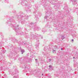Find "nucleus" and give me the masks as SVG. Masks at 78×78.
<instances>
[{"label": "nucleus", "instance_id": "20e7f679", "mask_svg": "<svg viewBox=\"0 0 78 78\" xmlns=\"http://www.w3.org/2000/svg\"><path fill=\"white\" fill-rule=\"evenodd\" d=\"M42 54H44V55H47V53H45V51L43 52Z\"/></svg>", "mask_w": 78, "mask_h": 78}, {"label": "nucleus", "instance_id": "f03ea898", "mask_svg": "<svg viewBox=\"0 0 78 78\" xmlns=\"http://www.w3.org/2000/svg\"><path fill=\"white\" fill-rule=\"evenodd\" d=\"M21 52H23V53H24L25 52V50L23 49H21Z\"/></svg>", "mask_w": 78, "mask_h": 78}, {"label": "nucleus", "instance_id": "6e6552de", "mask_svg": "<svg viewBox=\"0 0 78 78\" xmlns=\"http://www.w3.org/2000/svg\"><path fill=\"white\" fill-rule=\"evenodd\" d=\"M14 78H17V77H16V76H14Z\"/></svg>", "mask_w": 78, "mask_h": 78}, {"label": "nucleus", "instance_id": "1a4fd4ad", "mask_svg": "<svg viewBox=\"0 0 78 78\" xmlns=\"http://www.w3.org/2000/svg\"><path fill=\"white\" fill-rule=\"evenodd\" d=\"M49 60L50 61H51V59H50Z\"/></svg>", "mask_w": 78, "mask_h": 78}, {"label": "nucleus", "instance_id": "9b49d317", "mask_svg": "<svg viewBox=\"0 0 78 78\" xmlns=\"http://www.w3.org/2000/svg\"><path fill=\"white\" fill-rule=\"evenodd\" d=\"M38 62V61H36V62Z\"/></svg>", "mask_w": 78, "mask_h": 78}, {"label": "nucleus", "instance_id": "f257e3e1", "mask_svg": "<svg viewBox=\"0 0 78 78\" xmlns=\"http://www.w3.org/2000/svg\"><path fill=\"white\" fill-rule=\"evenodd\" d=\"M72 2H73V4L74 5H75L76 3H77V2H76V1H73V0H71Z\"/></svg>", "mask_w": 78, "mask_h": 78}, {"label": "nucleus", "instance_id": "423d86ee", "mask_svg": "<svg viewBox=\"0 0 78 78\" xmlns=\"http://www.w3.org/2000/svg\"><path fill=\"white\" fill-rule=\"evenodd\" d=\"M56 48H57V46H55L54 47V48H55V49H56Z\"/></svg>", "mask_w": 78, "mask_h": 78}, {"label": "nucleus", "instance_id": "f8f14e48", "mask_svg": "<svg viewBox=\"0 0 78 78\" xmlns=\"http://www.w3.org/2000/svg\"><path fill=\"white\" fill-rule=\"evenodd\" d=\"M73 59H75V57H73Z\"/></svg>", "mask_w": 78, "mask_h": 78}, {"label": "nucleus", "instance_id": "ddd939ff", "mask_svg": "<svg viewBox=\"0 0 78 78\" xmlns=\"http://www.w3.org/2000/svg\"><path fill=\"white\" fill-rule=\"evenodd\" d=\"M37 59H35V61H37Z\"/></svg>", "mask_w": 78, "mask_h": 78}, {"label": "nucleus", "instance_id": "4468645a", "mask_svg": "<svg viewBox=\"0 0 78 78\" xmlns=\"http://www.w3.org/2000/svg\"><path fill=\"white\" fill-rule=\"evenodd\" d=\"M74 40H72V41H73Z\"/></svg>", "mask_w": 78, "mask_h": 78}, {"label": "nucleus", "instance_id": "dca6fc26", "mask_svg": "<svg viewBox=\"0 0 78 78\" xmlns=\"http://www.w3.org/2000/svg\"><path fill=\"white\" fill-rule=\"evenodd\" d=\"M42 75H43V74H42Z\"/></svg>", "mask_w": 78, "mask_h": 78}, {"label": "nucleus", "instance_id": "7ed1b4c3", "mask_svg": "<svg viewBox=\"0 0 78 78\" xmlns=\"http://www.w3.org/2000/svg\"><path fill=\"white\" fill-rule=\"evenodd\" d=\"M64 38H65L63 36H62V40H63V39H64Z\"/></svg>", "mask_w": 78, "mask_h": 78}, {"label": "nucleus", "instance_id": "9d476101", "mask_svg": "<svg viewBox=\"0 0 78 78\" xmlns=\"http://www.w3.org/2000/svg\"><path fill=\"white\" fill-rule=\"evenodd\" d=\"M61 50H62V48H61Z\"/></svg>", "mask_w": 78, "mask_h": 78}, {"label": "nucleus", "instance_id": "2eb2a0df", "mask_svg": "<svg viewBox=\"0 0 78 78\" xmlns=\"http://www.w3.org/2000/svg\"><path fill=\"white\" fill-rule=\"evenodd\" d=\"M22 54H23V52H22Z\"/></svg>", "mask_w": 78, "mask_h": 78}, {"label": "nucleus", "instance_id": "0eeeda50", "mask_svg": "<svg viewBox=\"0 0 78 78\" xmlns=\"http://www.w3.org/2000/svg\"><path fill=\"white\" fill-rule=\"evenodd\" d=\"M55 50H53V53H55Z\"/></svg>", "mask_w": 78, "mask_h": 78}, {"label": "nucleus", "instance_id": "39448f33", "mask_svg": "<svg viewBox=\"0 0 78 78\" xmlns=\"http://www.w3.org/2000/svg\"><path fill=\"white\" fill-rule=\"evenodd\" d=\"M49 67L50 68H51V69H52V66L50 65L49 66Z\"/></svg>", "mask_w": 78, "mask_h": 78}]
</instances>
